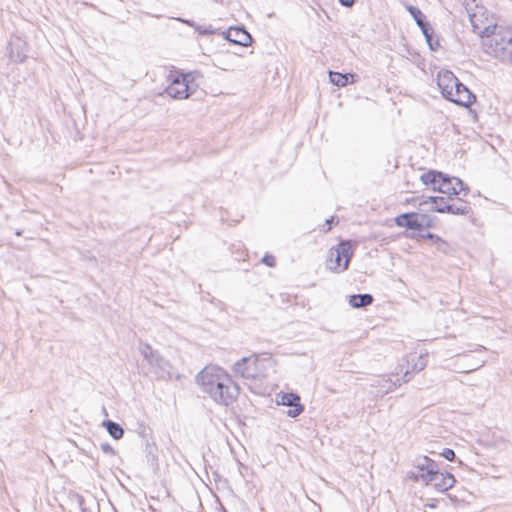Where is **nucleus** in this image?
<instances>
[{
    "instance_id": "nucleus-4",
    "label": "nucleus",
    "mask_w": 512,
    "mask_h": 512,
    "mask_svg": "<svg viewBox=\"0 0 512 512\" xmlns=\"http://www.w3.org/2000/svg\"><path fill=\"white\" fill-rule=\"evenodd\" d=\"M425 185H431L432 189L448 195H459L464 192L467 195L469 188L457 177H449L437 171H429L421 176Z\"/></svg>"
},
{
    "instance_id": "nucleus-34",
    "label": "nucleus",
    "mask_w": 512,
    "mask_h": 512,
    "mask_svg": "<svg viewBox=\"0 0 512 512\" xmlns=\"http://www.w3.org/2000/svg\"><path fill=\"white\" fill-rule=\"evenodd\" d=\"M402 370H403L402 365H399V367L396 368V372H395L396 375H398L400 372H402Z\"/></svg>"
},
{
    "instance_id": "nucleus-19",
    "label": "nucleus",
    "mask_w": 512,
    "mask_h": 512,
    "mask_svg": "<svg viewBox=\"0 0 512 512\" xmlns=\"http://www.w3.org/2000/svg\"><path fill=\"white\" fill-rule=\"evenodd\" d=\"M103 425L106 427L109 435L118 440L123 437L124 430L123 428L116 422H113L111 420H107L103 422Z\"/></svg>"
},
{
    "instance_id": "nucleus-7",
    "label": "nucleus",
    "mask_w": 512,
    "mask_h": 512,
    "mask_svg": "<svg viewBox=\"0 0 512 512\" xmlns=\"http://www.w3.org/2000/svg\"><path fill=\"white\" fill-rule=\"evenodd\" d=\"M165 91L173 99H187L195 92V86L192 84L191 74H180L175 76Z\"/></svg>"
},
{
    "instance_id": "nucleus-17",
    "label": "nucleus",
    "mask_w": 512,
    "mask_h": 512,
    "mask_svg": "<svg viewBox=\"0 0 512 512\" xmlns=\"http://www.w3.org/2000/svg\"><path fill=\"white\" fill-rule=\"evenodd\" d=\"M373 302V297L370 294H357L350 296L349 304L354 308L366 307Z\"/></svg>"
},
{
    "instance_id": "nucleus-31",
    "label": "nucleus",
    "mask_w": 512,
    "mask_h": 512,
    "mask_svg": "<svg viewBox=\"0 0 512 512\" xmlns=\"http://www.w3.org/2000/svg\"><path fill=\"white\" fill-rule=\"evenodd\" d=\"M340 4L345 7H351L355 0H339Z\"/></svg>"
},
{
    "instance_id": "nucleus-1",
    "label": "nucleus",
    "mask_w": 512,
    "mask_h": 512,
    "mask_svg": "<svg viewBox=\"0 0 512 512\" xmlns=\"http://www.w3.org/2000/svg\"><path fill=\"white\" fill-rule=\"evenodd\" d=\"M196 382L201 391L219 405L229 406L239 395L238 385L224 369L216 365L204 367L196 375Z\"/></svg>"
},
{
    "instance_id": "nucleus-20",
    "label": "nucleus",
    "mask_w": 512,
    "mask_h": 512,
    "mask_svg": "<svg viewBox=\"0 0 512 512\" xmlns=\"http://www.w3.org/2000/svg\"><path fill=\"white\" fill-rule=\"evenodd\" d=\"M433 204V209L439 213H447L446 207H449V201L451 198H445V197H429L428 198Z\"/></svg>"
},
{
    "instance_id": "nucleus-16",
    "label": "nucleus",
    "mask_w": 512,
    "mask_h": 512,
    "mask_svg": "<svg viewBox=\"0 0 512 512\" xmlns=\"http://www.w3.org/2000/svg\"><path fill=\"white\" fill-rule=\"evenodd\" d=\"M401 385V381L397 378L395 381H393L390 378H379L376 380V383L373 384L375 387L380 388V392L383 394H386L390 391H393L396 387Z\"/></svg>"
},
{
    "instance_id": "nucleus-21",
    "label": "nucleus",
    "mask_w": 512,
    "mask_h": 512,
    "mask_svg": "<svg viewBox=\"0 0 512 512\" xmlns=\"http://www.w3.org/2000/svg\"><path fill=\"white\" fill-rule=\"evenodd\" d=\"M424 238H427L432 241V243L437 247L438 250L446 253L449 250V244L440 238L438 235L427 233L423 235Z\"/></svg>"
},
{
    "instance_id": "nucleus-27",
    "label": "nucleus",
    "mask_w": 512,
    "mask_h": 512,
    "mask_svg": "<svg viewBox=\"0 0 512 512\" xmlns=\"http://www.w3.org/2000/svg\"><path fill=\"white\" fill-rule=\"evenodd\" d=\"M262 263H264L265 265H267L268 267H274L275 264H276V260H275V257L270 255V254H266L263 258H262Z\"/></svg>"
},
{
    "instance_id": "nucleus-30",
    "label": "nucleus",
    "mask_w": 512,
    "mask_h": 512,
    "mask_svg": "<svg viewBox=\"0 0 512 512\" xmlns=\"http://www.w3.org/2000/svg\"><path fill=\"white\" fill-rule=\"evenodd\" d=\"M416 24L419 26V28H420L421 30L425 29L426 27L431 26V25L426 21V17H425V18H423L421 21L417 22Z\"/></svg>"
},
{
    "instance_id": "nucleus-6",
    "label": "nucleus",
    "mask_w": 512,
    "mask_h": 512,
    "mask_svg": "<svg viewBox=\"0 0 512 512\" xmlns=\"http://www.w3.org/2000/svg\"><path fill=\"white\" fill-rule=\"evenodd\" d=\"M353 250L349 241H342L337 246L330 248L327 256V268L335 273H341L348 269Z\"/></svg>"
},
{
    "instance_id": "nucleus-13",
    "label": "nucleus",
    "mask_w": 512,
    "mask_h": 512,
    "mask_svg": "<svg viewBox=\"0 0 512 512\" xmlns=\"http://www.w3.org/2000/svg\"><path fill=\"white\" fill-rule=\"evenodd\" d=\"M221 35L227 41L247 47L252 43L251 35L243 27H230L221 32Z\"/></svg>"
},
{
    "instance_id": "nucleus-5",
    "label": "nucleus",
    "mask_w": 512,
    "mask_h": 512,
    "mask_svg": "<svg viewBox=\"0 0 512 512\" xmlns=\"http://www.w3.org/2000/svg\"><path fill=\"white\" fill-rule=\"evenodd\" d=\"M464 4L474 33L478 34L483 40L497 26L493 16L476 0H464Z\"/></svg>"
},
{
    "instance_id": "nucleus-3",
    "label": "nucleus",
    "mask_w": 512,
    "mask_h": 512,
    "mask_svg": "<svg viewBox=\"0 0 512 512\" xmlns=\"http://www.w3.org/2000/svg\"><path fill=\"white\" fill-rule=\"evenodd\" d=\"M437 84L443 97L455 104L468 107L476 99L470 90L451 71L439 72Z\"/></svg>"
},
{
    "instance_id": "nucleus-12",
    "label": "nucleus",
    "mask_w": 512,
    "mask_h": 512,
    "mask_svg": "<svg viewBox=\"0 0 512 512\" xmlns=\"http://www.w3.org/2000/svg\"><path fill=\"white\" fill-rule=\"evenodd\" d=\"M454 476L449 472H441L436 469V472L431 476V480H427L424 484L431 485L436 491L446 492L455 484Z\"/></svg>"
},
{
    "instance_id": "nucleus-29",
    "label": "nucleus",
    "mask_w": 512,
    "mask_h": 512,
    "mask_svg": "<svg viewBox=\"0 0 512 512\" xmlns=\"http://www.w3.org/2000/svg\"><path fill=\"white\" fill-rule=\"evenodd\" d=\"M441 455L449 461H452L455 458V452L449 448L444 449Z\"/></svg>"
},
{
    "instance_id": "nucleus-25",
    "label": "nucleus",
    "mask_w": 512,
    "mask_h": 512,
    "mask_svg": "<svg viewBox=\"0 0 512 512\" xmlns=\"http://www.w3.org/2000/svg\"><path fill=\"white\" fill-rule=\"evenodd\" d=\"M430 49L431 50H435L436 47L434 46V44L432 43V35L434 33V30L432 28V26H429V27H426L425 29L421 30Z\"/></svg>"
},
{
    "instance_id": "nucleus-10",
    "label": "nucleus",
    "mask_w": 512,
    "mask_h": 512,
    "mask_svg": "<svg viewBox=\"0 0 512 512\" xmlns=\"http://www.w3.org/2000/svg\"><path fill=\"white\" fill-rule=\"evenodd\" d=\"M232 370L236 376H240L245 379H254L261 372V369L259 368V360L256 355L243 357L238 360L233 365Z\"/></svg>"
},
{
    "instance_id": "nucleus-18",
    "label": "nucleus",
    "mask_w": 512,
    "mask_h": 512,
    "mask_svg": "<svg viewBox=\"0 0 512 512\" xmlns=\"http://www.w3.org/2000/svg\"><path fill=\"white\" fill-rule=\"evenodd\" d=\"M350 78L353 79L354 75L350 74V73L342 74V73L333 72V71L329 72L330 82L338 87L346 86L348 84Z\"/></svg>"
},
{
    "instance_id": "nucleus-2",
    "label": "nucleus",
    "mask_w": 512,
    "mask_h": 512,
    "mask_svg": "<svg viewBox=\"0 0 512 512\" xmlns=\"http://www.w3.org/2000/svg\"><path fill=\"white\" fill-rule=\"evenodd\" d=\"M482 47L485 53L509 64L512 61V27L497 25L482 40Z\"/></svg>"
},
{
    "instance_id": "nucleus-9",
    "label": "nucleus",
    "mask_w": 512,
    "mask_h": 512,
    "mask_svg": "<svg viewBox=\"0 0 512 512\" xmlns=\"http://www.w3.org/2000/svg\"><path fill=\"white\" fill-rule=\"evenodd\" d=\"M139 352L144 359L153 368V372L160 377L169 372V363L156 351L152 349L149 344L141 343L139 346Z\"/></svg>"
},
{
    "instance_id": "nucleus-14",
    "label": "nucleus",
    "mask_w": 512,
    "mask_h": 512,
    "mask_svg": "<svg viewBox=\"0 0 512 512\" xmlns=\"http://www.w3.org/2000/svg\"><path fill=\"white\" fill-rule=\"evenodd\" d=\"M9 58L13 62H23L26 59V43L19 37L9 43Z\"/></svg>"
},
{
    "instance_id": "nucleus-8",
    "label": "nucleus",
    "mask_w": 512,
    "mask_h": 512,
    "mask_svg": "<svg viewBox=\"0 0 512 512\" xmlns=\"http://www.w3.org/2000/svg\"><path fill=\"white\" fill-rule=\"evenodd\" d=\"M438 469V464L428 456L419 455L413 461V469L409 472V478L425 483L431 480V476Z\"/></svg>"
},
{
    "instance_id": "nucleus-11",
    "label": "nucleus",
    "mask_w": 512,
    "mask_h": 512,
    "mask_svg": "<svg viewBox=\"0 0 512 512\" xmlns=\"http://www.w3.org/2000/svg\"><path fill=\"white\" fill-rule=\"evenodd\" d=\"M276 398L277 404L291 407L286 413L291 418L299 416L304 410L299 395L295 393H279Z\"/></svg>"
},
{
    "instance_id": "nucleus-33",
    "label": "nucleus",
    "mask_w": 512,
    "mask_h": 512,
    "mask_svg": "<svg viewBox=\"0 0 512 512\" xmlns=\"http://www.w3.org/2000/svg\"><path fill=\"white\" fill-rule=\"evenodd\" d=\"M408 374H409V371L406 370L405 373H404V377H403V381L404 383L408 382L410 380V378L408 377Z\"/></svg>"
},
{
    "instance_id": "nucleus-36",
    "label": "nucleus",
    "mask_w": 512,
    "mask_h": 512,
    "mask_svg": "<svg viewBox=\"0 0 512 512\" xmlns=\"http://www.w3.org/2000/svg\"><path fill=\"white\" fill-rule=\"evenodd\" d=\"M509 65H512V61L509 62Z\"/></svg>"
},
{
    "instance_id": "nucleus-32",
    "label": "nucleus",
    "mask_w": 512,
    "mask_h": 512,
    "mask_svg": "<svg viewBox=\"0 0 512 512\" xmlns=\"http://www.w3.org/2000/svg\"><path fill=\"white\" fill-rule=\"evenodd\" d=\"M483 365H484V361H480V362H479L475 367H473V368H471V369H469V370H466V371H464V372H465V373H469V372H471V371H473V370H476V369H478V368L482 367Z\"/></svg>"
},
{
    "instance_id": "nucleus-15",
    "label": "nucleus",
    "mask_w": 512,
    "mask_h": 512,
    "mask_svg": "<svg viewBox=\"0 0 512 512\" xmlns=\"http://www.w3.org/2000/svg\"><path fill=\"white\" fill-rule=\"evenodd\" d=\"M395 223L399 227H406L408 229L419 230L422 224L418 220V215L415 213H405L395 218Z\"/></svg>"
},
{
    "instance_id": "nucleus-24",
    "label": "nucleus",
    "mask_w": 512,
    "mask_h": 512,
    "mask_svg": "<svg viewBox=\"0 0 512 512\" xmlns=\"http://www.w3.org/2000/svg\"><path fill=\"white\" fill-rule=\"evenodd\" d=\"M427 366V358L426 355H419L416 359V362L412 365L413 372H419L423 370Z\"/></svg>"
},
{
    "instance_id": "nucleus-26",
    "label": "nucleus",
    "mask_w": 512,
    "mask_h": 512,
    "mask_svg": "<svg viewBox=\"0 0 512 512\" xmlns=\"http://www.w3.org/2000/svg\"><path fill=\"white\" fill-rule=\"evenodd\" d=\"M199 34L201 35H211L218 33V29H215L212 25L208 26H198L196 28Z\"/></svg>"
},
{
    "instance_id": "nucleus-22",
    "label": "nucleus",
    "mask_w": 512,
    "mask_h": 512,
    "mask_svg": "<svg viewBox=\"0 0 512 512\" xmlns=\"http://www.w3.org/2000/svg\"><path fill=\"white\" fill-rule=\"evenodd\" d=\"M449 207H446L447 213L454 215H464L468 213L469 207L466 202L460 201L459 204H451L449 202Z\"/></svg>"
},
{
    "instance_id": "nucleus-23",
    "label": "nucleus",
    "mask_w": 512,
    "mask_h": 512,
    "mask_svg": "<svg viewBox=\"0 0 512 512\" xmlns=\"http://www.w3.org/2000/svg\"><path fill=\"white\" fill-rule=\"evenodd\" d=\"M406 9L410 13V15L413 17V19L415 20L416 23L421 21L423 18H425V15L422 13V11L415 6L408 5V6H406Z\"/></svg>"
},
{
    "instance_id": "nucleus-35",
    "label": "nucleus",
    "mask_w": 512,
    "mask_h": 512,
    "mask_svg": "<svg viewBox=\"0 0 512 512\" xmlns=\"http://www.w3.org/2000/svg\"><path fill=\"white\" fill-rule=\"evenodd\" d=\"M333 220H334V218L332 217L331 219H328V220L326 221V223H327V224H329V223H331Z\"/></svg>"
},
{
    "instance_id": "nucleus-28",
    "label": "nucleus",
    "mask_w": 512,
    "mask_h": 512,
    "mask_svg": "<svg viewBox=\"0 0 512 512\" xmlns=\"http://www.w3.org/2000/svg\"><path fill=\"white\" fill-rule=\"evenodd\" d=\"M100 447H101V450L105 454H109V455H114L115 454L114 448L110 444H108V443H102Z\"/></svg>"
}]
</instances>
